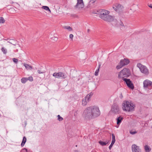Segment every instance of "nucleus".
I'll list each match as a JSON object with an SVG mask.
<instances>
[{
  "mask_svg": "<svg viewBox=\"0 0 152 152\" xmlns=\"http://www.w3.org/2000/svg\"><path fill=\"white\" fill-rule=\"evenodd\" d=\"M85 118L91 119L94 118L100 115V112L99 108L96 106H91L86 108L83 112Z\"/></svg>",
  "mask_w": 152,
  "mask_h": 152,
  "instance_id": "obj_1",
  "label": "nucleus"
},
{
  "mask_svg": "<svg viewBox=\"0 0 152 152\" xmlns=\"http://www.w3.org/2000/svg\"><path fill=\"white\" fill-rule=\"evenodd\" d=\"M122 108L124 110L129 112L134 110V105L131 102L124 101L123 104Z\"/></svg>",
  "mask_w": 152,
  "mask_h": 152,
  "instance_id": "obj_2",
  "label": "nucleus"
},
{
  "mask_svg": "<svg viewBox=\"0 0 152 152\" xmlns=\"http://www.w3.org/2000/svg\"><path fill=\"white\" fill-rule=\"evenodd\" d=\"M131 75V72L129 69L126 68H124L119 73L118 77V78H122L123 79L124 77H128Z\"/></svg>",
  "mask_w": 152,
  "mask_h": 152,
  "instance_id": "obj_3",
  "label": "nucleus"
},
{
  "mask_svg": "<svg viewBox=\"0 0 152 152\" xmlns=\"http://www.w3.org/2000/svg\"><path fill=\"white\" fill-rule=\"evenodd\" d=\"M110 111L113 115L119 114L121 113L118 105L115 103L113 105Z\"/></svg>",
  "mask_w": 152,
  "mask_h": 152,
  "instance_id": "obj_4",
  "label": "nucleus"
},
{
  "mask_svg": "<svg viewBox=\"0 0 152 152\" xmlns=\"http://www.w3.org/2000/svg\"><path fill=\"white\" fill-rule=\"evenodd\" d=\"M137 66L140 69V71L142 73L145 75L148 74V70L146 66L142 65L140 63L137 64Z\"/></svg>",
  "mask_w": 152,
  "mask_h": 152,
  "instance_id": "obj_5",
  "label": "nucleus"
},
{
  "mask_svg": "<svg viewBox=\"0 0 152 152\" xmlns=\"http://www.w3.org/2000/svg\"><path fill=\"white\" fill-rule=\"evenodd\" d=\"M53 76L56 78L58 79L60 78L65 79L66 77V75L64 73L61 72H55L53 74Z\"/></svg>",
  "mask_w": 152,
  "mask_h": 152,
  "instance_id": "obj_6",
  "label": "nucleus"
},
{
  "mask_svg": "<svg viewBox=\"0 0 152 152\" xmlns=\"http://www.w3.org/2000/svg\"><path fill=\"white\" fill-rule=\"evenodd\" d=\"M143 87L145 88L151 89L152 88V82L148 80H146L143 82Z\"/></svg>",
  "mask_w": 152,
  "mask_h": 152,
  "instance_id": "obj_7",
  "label": "nucleus"
},
{
  "mask_svg": "<svg viewBox=\"0 0 152 152\" xmlns=\"http://www.w3.org/2000/svg\"><path fill=\"white\" fill-rule=\"evenodd\" d=\"M94 14H98L99 15V17L103 20H104V10L100 9L97 10L96 12H93Z\"/></svg>",
  "mask_w": 152,
  "mask_h": 152,
  "instance_id": "obj_8",
  "label": "nucleus"
},
{
  "mask_svg": "<svg viewBox=\"0 0 152 152\" xmlns=\"http://www.w3.org/2000/svg\"><path fill=\"white\" fill-rule=\"evenodd\" d=\"M123 80L126 82L127 85L129 88L132 89H134L133 84L129 79L124 78Z\"/></svg>",
  "mask_w": 152,
  "mask_h": 152,
  "instance_id": "obj_9",
  "label": "nucleus"
},
{
  "mask_svg": "<svg viewBox=\"0 0 152 152\" xmlns=\"http://www.w3.org/2000/svg\"><path fill=\"white\" fill-rule=\"evenodd\" d=\"M84 7L83 0H77V3L75 6V7L79 9H82Z\"/></svg>",
  "mask_w": 152,
  "mask_h": 152,
  "instance_id": "obj_10",
  "label": "nucleus"
},
{
  "mask_svg": "<svg viewBox=\"0 0 152 152\" xmlns=\"http://www.w3.org/2000/svg\"><path fill=\"white\" fill-rule=\"evenodd\" d=\"M132 152H141V150L139 146L134 144L132 146Z\"/></svg>",
  "mask_w": 152,
  "mask_h": 152,
  "instance_id": "obj_11",
  "label": "nucleus"
},
{
  "mask_svg": "<svg viewBox=\"0 0 152 152\" xmlns=\"http://www.w3.org/2000/svg\"><path fill=\"white\" fill-rule=\"evenodd\" d=\"M130 62L129 60L127 58H124V59H121L120 62L119 64H122L123 66L127 65Z\"/></svg>",
  "mask_w": 152,
  "mask_h": 152,
  "instance_id": "obj_12",
  "label": "nucleus"
},
{
  "mask_svg": "<svg viewBox=\"0 0 152 152\" xmlns=\"http://www.w3.org/2000/svg\"><path fill=\"white\" fill-rule=\"evenodd\" d=\"M113 7L115 11L118 10H121L123 8V7L122 6L120 5V4H116L114 5Z\"/></svg>",
  "mask_w": 152,
  "mask_h": 152,
  "instance_id": "obj_13",
  "label": "nucleus"
},
{
  "mask_svg": "<svg viewBox=\"0 0 152 152\" xmlns=\"http://www.w3.org/2000/svg\"><path fill=\"white\" fill-rule=\"evenodd\" d=\"M113 17L110 15H106L105 16V21L108 22L113 21Z\"/></svg>",
  "mask_w": 152,
  "mask_h": 152,
  "instance_id": "obj_14",
  "label": "nucleus"
},
{
  "mask_svg": "<svg viewBox=\"0 0 152 152\" xmlns=\"http://www.w3.org/2000/svg\"><path fill=\"white\" fill-rule=\"evenodd\" d=\"M123 118L121 116H120L116 119L117 120V124L118 125H119L121 122L123 120Z\"/></svg>",
  "mask_w": 152,
  "mask_h": 152,
  "instance_id": "obj_15",
  "label": "nucleus"
},
{
  "mask_svg": "<svg viewBox=\"0 0 152 152\" xmlns=\"http://www.w3.org/2000/svg\"><path fill=\"white\" fill-rule=\"evenodd\" d=\"M93 94L92 93H91L89 94H88L85 98V99L88 102L90 98L93 95Z\"/></svg>",
  "mask_w": 152,
  "mask_h": 152,
  "instance_id": "obj_16",
  "label": "nucleus"
},
{
  "mask_svg": "<svg viewBox=\"0 0 152 152\" xmlns=\"http://www.w3.org/2000/svg\"><path fill=\"white\" fill-rule=\"evenodd\" d=\"M95 2V1H90L88 5V7H93L94 5Z\"/></svg>",
  "mask_w": 152,
  "mask_h": 152,
  "instance_id": "obj_17",
  "label": "nucleus"
},
{
  "mask_svg": "<svg viewBox=\"0 0 152 152\" xmlns=\"http://www.w3.org/2000/svg\"><path fill=\"white\" fill-rule=\"evenodd\" d=\"M144 149L145 152H150L151 150V149L150 148V147L147 145H145Z\"/></svg>",
  "mask_w": 152,
  "mask_h": 152,
  "instance_id": "obj_18",
  "label": "nucleus"
},
{
  "mask_svg": "<svg viewBox=\"0 0 152 152\" xmlns=\"http://www.w3.org/2000/svg\"><path fill=\"white\" fill-rule=\"evenodd\" d=\"M24 65L25 66L26 68L27 69L31 70L32 69V66L28 64H24Z\"/></svg>",
  "mask_w": 152,
  "mask_h": 152,
  "instance_id": "obj_19",
  "label": "nucleus"
},
{
  "mask_svg": "<svg viewBox=\"0 0 152 152\" xmlns=\"http://www.w3.org/2000/svg\"><path fill=\"white\" fill-rule=\"evenodd\" d=\"M26 141V138L25 137H24L23 138L21 144L22 147L23 146Z\"/></svg>",
  "mask_w": 152,
  "mask_h": 152,
  "instance_id": "obj_20",
  "label": "nucleus"
},
{
  "mask_svg": "<svg viewBox=\"0 0 152 152\" xmlns=\"http://www.w3.org/2000/svg\"><path fill=\"white\" fill-rule=\"evenodd\" d=\"M64 29L68 30L69 31H71L72 30V28L69 26H65L64 27Z\"/></svg>",
  "mask_w": 152,
  "mask_h": 152,
  "instance_id": "obj_21",
  "label": "nucleus"
},
{
  "mask_svg": "<svg viewBox=\"0 0 152 152\" xmlns=\"http://www.w3.org/2000/svg\"><path fill=\"white\" fill-rule=\"evenodd\" d=\"M21 82L23 83H25L27 81V78L23 77L21 79Z\"/></svg>",
  "mask_w": 152,
  "mask_h": 152,
  "instance_id": "obj_22",
  "label": "nucleus"
},
{
  "mask_svg": "<svg viewBox=\"0 0 152 152\" xmlns=\"http://www.w3.org/2000/svg\"><path fill=\"white\" fill-rule=\"evenodd\" d=\"M42 8L43 9L45 10H46L49 11L50 12H51V11L49 9V7L47 6H43L42 7Z\"/></svg>",
  "mask_w": 152,
  "mask_h": 152,
  "instance_id": "obj_23",
  "label": "nucleus"
},
{
  "mask_svg": "<svg viewBox=\"0 0 152 152\" xmlns=\"http://www.w3.org/2000/svg\"><path fill=\"white\" fill-rule=\"evenodd\" d=\"M88 102L85 98L83 99L82 101V104L83 105L85 106Z\"/></svg>",
  "mask_w": 152,
  "mask_h": 152,
  "instance_id": "obj_24",
  "label": "nucleus"
},
{
  "mask_svg": "<svg viewBox=\"0 0 152 152\" xmlns=\"http://www.w3.org/2000/svg\"><path fill=\"white\" fill-rule=\"evenodd\" d=\"M1 51L4 54H6L7 52V50L4 47H2L1 49Z\"/></svg>",
  "mask_w": 152,
  "mask_h": 152,
  "instance_id": "obj_25",
  "label": "nucleus"
},
{
  "mask_svg": "<svg viewBox=\"0 0 152 152\" xmlns=\"http://www.w3.org/2000/svg\"><path fill=\"white\" fill-rule=\"evenodd\" d=\"M100 66V65L99 64L98 66V69H97L95 73V76H97L98 75V73L99 71V69Z\"/></svg>",
  "mask_w": 152,
  "mask_h": 152,
  "instance_id": "obj_26",
  "label": "nucleus"
},
{
  "mask_svg": "<svg viewBox=\"0 0 152 152\" xmlns=\"http://www.w3.org/2000/svg\"><path fill=\"white\" fill-rule=\"evenodd\" d=\"M5 20L2 17H0V23H3L5 22Z\"/></svg>",
  "mask_w": 152,
  "mask_h": 152,
  "instance_id": "obj_27",
  "label": "nucleus"
},
{
  "mask_svg": "<svg viewBox=\"0 0 152 152\" xmlns=\"http://www.w3.org/2000/svg\"><path fill=\"white\" fill-rule=\"evenodd\" d=\"M123 66L122 65V64H119V63L118 65L117 66H116V69H119L121 68H122Z\"/></svg>",
  "mask_w": 152,
  "mask_h": 152,
  "instance_id": "obj_28",
  "label": "nucleus"
},
{
  "mask_svg": "<svg viewBox=\"0 0 152 152\" xmlns=\"http://www.w3.org/2000/svg\"><path fill=\"white\" fill-rule=\"evenodd\" d=\"M113 22H114V23H113L112 24L113 25H116L117 24V21L116 19H114V18H113Z\"/></svg>",
  "mask_w": 152,
  "mask_h": 152,
  "instance_id": "obj_29",
  "label": "nucleus"
},
{
  "mask_svg": "<svg viewBox=\"0 0 152 152\" xmlns=\"http://www.w3.org/2000/svg\"><path fill=\"white\" fill-rule=\"evenodd\" d=\"M57 117H58V120L59 121H61L63 119V118L61 117L59 115H58Z\"/></svg>",
  "mask_w": 152,
  "mask_h": 152,
  "instance_id": "obj_30",
  "label": "nucleus"
},
{
  "mask_svg": "<svg viewBox=\"0 0 152 152\" xmlns=\"http://www.w3.org/2000/svg\"><path fill=\"white\" fill-rule=\"evenodd\" d=\"M13 61L16 64H17L18 63V59L15 58H13L12 59Z\"/></svg>",
  "mask_w": 152,
  "mask_h": 152,
  "instance_id": "obj_31",
  "label": "nucleus"
},
{
  "mask_svg": "<svg viewBox=\"0 0 152 152\" xmlns=\"http://www.w3.org/2000/svg\"><path fill=\"white\" fill-rule=\"evenodd\" d=\"M28 80H29L30 81H33V78L32 77L30 76L29 77L27 78V81Z\"/></svg>",
  "mask_w": 152,
  "mask_h": 152,
  "instance_id": "obj_32",
  "label": "nucleus"
},
{
  "mask_svg": "<svg viewBox=\"0 0 152 152\" xmlns=\"http://www.w3.org/2000/svg\"><path fill=\"white\" fill-rule=\"evenodd\" d=\"M8 42L14 45H16L17 44V42L16 41H14V42H12L10 41H8Z\"/></svg>",
  "mask_w": 152,
  "mask_h": 152,
  "instance_id": "obj_33",
  "label": "nucleus"
},
{
  "mask_svg": "<svg viewBox=\"0 0 152 152\" xmlns=\"http://www.w3.org/2000/svg\"><path fill=\"white\" fill-rule=\"evenodd\" d=\"M37 72L39 74H42L44 73V72L41 70L40 69H38L37 70Z\"/></svg>",
  "mask_w": 152,
  "mask_h": 152,
  "instance_id": "obj_34",
  "label": "nucleus"
},
{
  "mask_svg": "<svg viewBox=\"0 0 152 152\" xmlns=\"http://www.w3.org/2000/svg\"><path fill=\"white\" fill-rule=\"evenodd\" d=\"M99 143L102 146L104 145V142H103L101 141H100L99 142Z\"/></svg>",
  "mask_w": 152,
  "mask_h": 152,
  "instance_id": "obj_35",
  "label": "nucleus"
},
{
  "mask_svg": "<svg viewBox=\"0 0 152 152\" xmlns=\"http://www.w3.org/2000/svg\"><path fill=\"white\" fill-rule=\"evenodd\" d=\"M110 13V12L107 10H105V16L109 15L108 14Z\"/></svg>",
  "mask_w": 152,
  "mask_h": 152,
  "instance_id": "obj_36",
  "label": "nucleus"
},
{
  "mask_svg": "<svg viewBox=\"0 0 152 152\" xmlns=\"http://www.w3.org/2000/svg\"><path fill=\"white\" fill-rule=\"evenodd\" d=\"M137 133V132L136 131H130V133L132 134H134Z\"/></svg>",
  "mask_w": 152,
  "mask_h": 152,
  "instance_id": "obj_37",
  "label": "nucleus"
},
{
  "mask_svg": "<svg viewBox=\"0 0 152 152\" xmlns=\"http://www.w3.org/2000/svg\"><path fill=\"white\" fill-rule=\"evenodd\" d=\"M73 35L72 34H71L69 35V38L71 39L72 40H73Z\"/></svg>",
  "mask_w": 152,
  "mask_h": 152,
  "instance_id": "obj_38",
  "label": "nucleus"
},
{
  "mask_svg": "<svg viewBox=\"0 0 152 152\" xmlns=\"http://www.w3.org/2000/svg\"><path fill=\"white\" fill-rule=\"evenodd\" d=\"M114 145L112 143H111V144L109 146V149L110 150L111 149V148L112 147L113 145Z\"/></svg>",
  "mask_w": 152,
  "mask_h": 152,
  "instance_id": "obj_39",
  "label": "nucleus"
},
{
  "mask_svg": "<svg viewBox=\"0 0 152 152\" xmlns=\"http://www.w3.org/2000/svg\"><path fill=\"white\" fill-rule=\"evenodd\" d=\"M22 151H23V152H27V149L26 148H24L22 150Z\"/></svg>",
  "mask_w": 152,
  "mask_h": 152,
  "instance_id": "obj_40",
  "label": "nucleus"
},
{
  "mask_svg": "<svg viewBox=\"0 0 152 152\" xmlns=\"http://www.w3.org/2000/svg\"><path fill=\"white\" fill-rule=\"evenodd\" d=\"M112 139L115 140V136L113 134L112 135Z\"/></svg>",
  "mask_w": 152,
  "mask_h": 152,
  "instance_id": "obj_41",
  "label": "nucleus"
},
{
  "mask_svg": "<svg viewBox=\"0 0 152 152\" xmlns=\"http://www.w3.org/2000/svg\"><path fill=\"white\" fill-rule=\"evenodd\" d=\"M115 141V140L112 139L111 143L114 144Z\"/></svg>",
  "mask_w": 152,
  "mask_h": 152,
  "instance_id": "obj_42",
  "label": "nucleus"
},
{
  "mask_svg": "<svg viewBox=\"0 0 152 152\" xmlns=\"http://www.w3.org/2000/svg\"><path fill=\"white\" fill-rule=\"evenodd\" d=\"M148 6L151 8H152V5L151 4L148 5Z\"/></svg>",
  "mask_w": 152,
  "mask_h": 152,
  "instance_id": "obj_43",
  "label": "nucleus"
},
{
  "mask_svg": "<svg viewBox=\"0 0 152 152\" xmlns=\"http://www.w3.org/2000/svg\"><path fill=\"white\" fill-rule=\"evenodd\" d=\"M54 39L55 40L57 41L58 40V38L57 37H54Z\"/></svg>",
  "mask_w": 152,
  "mask_h": 152,
  "instance_id": "obj_44",
  "label": "nucleus"
},
{
  "mask_svg": "<svg viewBox=\"0 0 152 152\" xmlns=\"http://www.w3.org/2000/svg\"><path fill=\"white\" fill-rule=\"evenodd\" d=\"M96 0H90V1H95V2H96Z\"/></svg>",
  "mask_w": 152,
  "mask_h": 152,
  "instance_id": "obj_45",
  "label": "nucleus"
},
{
  "mask_svg": "<svg viewBox=\"0 0 152 152\" xmlns=\"http://www.w3.org/2000/svg\"><path fill=\"white\" fill-rule=\"evenodd\" d=\"M121 26H124V24L123 23H122L121 24Z\"/></svg>",
  "mask_w": 152,
  "mask_h": 152,
  "instance_id": "obj_46",
  "label": "nucleus"
},
{
  "mask_svg": "<svg viewBox=\"0 0 152 152\" xmlns=\"http://www.w3.org/2000/svg\"><path fill=\"white\" fill-rule=\"evenodd\" d=\"M89 31H90V30L89 29H88V30H87V31L88 32H89Z\"/></svg>",
  "mask_w": 152,
  "mask_h": 152,
  "instance_id": "obj_47",
  "label": "nucleus"
},
{
  "mask_svg": "<svg viewBox=\"0 0 152 152\" xmlns=\"http://www.w3.org/2000/svg\"><path fill=\"white\" fill-rule=\"evenodd\" d=\"M121 95L122 96V94H121Z\"/></svg>",
  "mask_w": 152,
  "mask_h": 152,
  "instance_id": "obj_48",
  "label": "nucleus"
},
{
  "mask_svg": "<svg viewBox=\"0 0 152 152\" xmlns=\"http://www.w3.org/2000/svg\"><path fill=\"white\" fill-rule=\"evenodd\" d=\"M77 145H76V147H77Z\"/></svg>",
  "mask_w": 152,
  "mask_h": 152,
  "instance_id": "obj_49",
  "label": "nucleus"
},
{
  "mask_svg": "<svg viewBox=\"0 0 152 152\" xmlns=\"http://www.w3.org/2000/svg\"><path fill=\"white\" fill-rule=\"evenodd\" d=\"M105 145H106V143H105Z\"/></svg>",
  "mask_w": 152,
  "mask_h": 152,
  "instance_id": "obj_50",
  "label": "nucleus"
}]
</instances>
